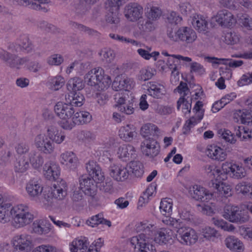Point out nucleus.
Returning a JSON list of instances; mask_svg holds the SVG:
<instances>
[{"instance_id": "obj_1", "label": "nucleus", "mask_w": 252, "mask_h": 252, "mask_svg": "<svg viewBox=\"0 0 252 252\" xmlns=\"http://www.w3.org/2000/svg\"><path fill=\"white\" fill-rule=\"evenodd\" d=\"M11 218L13 225L20 228L30 224L33 219V215L26 205L21 204L12 207L11 203H2L0 207V222L6 223Z\"/></svg>"}, {"instance_id": "obj_2", "label": "nucleus", "mask_w": 252, "mask_h": 252, "mask_svg": "<svg viewBox=\"0 0 252 252\" xmlns=\"http://www.w3.org/2000/svg\"><path fill=\"white\" fill-rule=\"evenodd\" d=\"M156 228L154 224L148 222L138 223L136 227L137 231L143 232L131 238L130 245L134 249L137 248L139 252H156L155 246L151 244Z\"/></svg>"}, {"instance_id": "obj_3", "label": "nucleus", "mask_w": 252, "mask_h": 252, "mask_svg": "<svg viewBox=\"0 0 252 252\" xmlns=\"http://www.w3.org/2000/svg\"><path fill=\"white\" fill-rule=\"evenodd\" d=\"M7 48L11 53L0 48V59L11 68L19 69L21 66L29 62V57H20L16 54L19 52L22 51L17 40L9 44Z\"/></svg>"}, {"instance_id": "obj_4", "label": "nucleus", "mask_w": 252, "mask_h": 252, "mask_svg": "<svg viewBox=\"0 0 252 252\" xmlns=\"http://www.w3.org/2000/svg\"><path fill=\"white\" fill-rule=\"evenodd\" d=\"M204 169L205 173L212 181L213 187L217 190L220 195L225 197L231 195L230 186L222 182L226 178V176L222 173L221 170L212 165H206Z\"/></svg>"}, {"instance_id": "obj_5", "label": "nucleus", "mask_w": 252, "mask_h": 252, "mask_svg": "<svg viewBox=\"0 0 252 252\" xmlns=\"http://www.w3.org/2000/svg\"><path fill=\"white\" fill-rule=\"evenodd\" d=\"M84 79L88 85L98 91L107 89L111 83L110 77L105 75L104 70L100 67L89 71L85 75Z\"/></svg>"}, {"instance_id": "obj_6", "label": "nucleus", "mask_w": 252, "mask_h": 252, "mask_svg": "<svg viewBox=\"0 0 252 252\" xmlns=\"http://www.w3.org/2000/svg\"><path fill=\"white\" fill-rule=\"evenodd\" d=\"M168 37L172 42H181L184 44L190 45L194 42L197 37L195 31L189 27H181L177 30L167 31Z\"/></svg>"}, {"instance_id": "obj_7", "label": "nucleus", "mask_w": 252, "mask_h": 252, "mask_svg": "<svg viewBox=\"0 0 252 252\" xmlns=\"http://www.w3.org/2000/svg\"><path fill=\"white\" fill-rule=\"evenodd\" d=\"M224 217L230 222L243 223L248 221V212L238 206L228 205L224 208Z\"/></svg>"}, {"instance_id": "obj_8", "label": "nucleus", "mask_w": 252, "mask_h": 252, "mask_svg": "<svg viewBox=\"0 0 252 252\" xmlns=\"http://www.w3.org/2000/svg\"><path fill=\"white\" fill-rule=\"evenodd\" d=\"M177 237L183 245L190 246L195 244L198 240L196 232L188 226L182 225L177 230Z\"/></svg>"}, {"instance_id": "obj_9", "label": "nucleus", "mask_w": 252, "mask_h": 252, "mask_svg": "<svg viewBox=\"0 0 252 252\" xmlns=\"http://www.w3.org/2000/svg\"><path fill=\"white\" fill-rule=\"evenodd\" d=\"M54 111L56 115L62 119L61 126L64 129L63 126L65 125L66 122L71 120L74 113L73 107L66 102H58L54 106Z\"/></svg>"}, {"instance_id": "obj_10", "label": "nucleus", "mask_w": 252, "mask_h": 252, "mask_svg": "<svg viewBox=\"0 0 252 252\" xmlns=\"http://www.w3.org/2000/svg\"><path fill=\"white\" fill-rule=\"evenodd\" d=\"M31 244V237L29 235H17L12 239L14 252H30Z\"/></svg>"}, {"instance_id": "obj_11", "label": "nucleus", "mask_w": 252, "mask_h": 252, "mask_svg": "<svg viewBox=\"0 0 252 252\" xmlns=\"http://www.w3.org/2000/svg\"><path fill=\"white\" fill-rule=\"evenodd\" d=\"M142 152L146 156L154 158L158 157L160 152V146L157 141L153 138H148L144 140L141 144Z\"/></svg>"}, {"instance_id": "obj_12", "label": "nucleus", "mask_w": 252, "mask_h": 252, "mask_svg": "<svg viewBox=\"0 0 252 252\" xmlns=\"http://www.w3.org/2000/svg\"><path fill=\"white\" fill-rule=\"evenodd\" d=\"M143 14V8L137 3H129L125 7V16L130 22H136L142 18Z\"/></svg>"}, {"instance_id": "obj_13", "label": "nucleus", "mask_w": 252, "mask_h": 252, "mask_svg": "<svg viewBox=\"0 0 252 252\" xmlns=\"http://www.w3.org/2000/svg\"><path fill=\"white\" fill-rule=\"evenodd\" d=\"M34 144L40 151L45 154H52L55 149V145L53 142L46 136L45 134H37L34 138Z\"/></svg>"}, {"instance_id": "obj_14", "label": "nucleus", "mask_w": 252, "mask_h": 252, "mask_svg": "<svg viewBox=\"0 0 252 252\" xmlns=\"http://www.w3.org/2000/svg\"><path fill=\"white\" fill-rule=\"evenodd\" d=\"M222 171L223 174H229L233 177L237 179L242 178L246 174V171L241 165L232 162H225L222 164Z\"/></svg>"}, {"instance_id": "obj_15", "label": "nucleus", "mask_w": 252, "mask_h": 252, "mask_svg": "<svg viewBox=\"0 0 252 252\" xmlns=\"http://www.w3.org/2000/svg\"><path fill=\"white\" fill-rule=\"evenodd\" d=\"M92 119V116L86 111H80L74 113L71 120L66 122L64 126L65 129H71L75 125H83L89 123Z\"/></svg>"}, {"instance_id": "obj_16", "label": "nucleus", "mask_w": 252, "mask_h": 252, "mask_svg": "<svg viewBox=\"0 0 252 252\" xmlns=\"http://www.w3.org/2000/svg\"><path fill=\"white\" fill-rule=\"evenodd\" d=\"M137 25L138 29H135L133 32V36L137 39L143 37L146 33L155 29L153 22L147 18L138 20Z\"/></svg>"}, {"instance_id": "obj_17", "label": "nucleus", "mask_w": 252, "mask_h": 252, "mask_svg": "<svg viewBox=\"0 0 252 252\" xmlns=\"http://www.w3.org/2000/svg\"><path fill=\"white\" fill-rule=\"evenodd\" d=\"M96 181L94 178L88 176H82L80 179V187L84 193L90 196H94L96 191Z\"/></svg>"}, {"instance_id": "obj_18", "label": "nucleus", "mask_w": 252, "mask_h": 252, "mask_svg": "<svg viewBox=\"0 0 252 252\" xmlns=\"http://www.w3.org/2000/svg\"><path fill=\"white\" fill-rule=\"evenodd\" d=\"M189 192L193 199L202 202H207L212 198L213 195L205 188L199 185L193 186L190 188Z\"/></svg>"}, {"instance_id": "obj_19", "label": "nucleus", "mask_w": 252, "mask_h": 252, "mask_svg": "<svg viewBox=\"0 0 252 252\" xmlns=\"http://www.w3.org/2000/svg\"><path fill=\"white\" fill-rule=\"evenodd\" d=\"M214 18L220 25L225 27H230L236 22L233 15L227 10L219 11Z\"/></svg>"}, {"instance_id": "obj_20", "label": "nucleus", "mask_w": 252, "mask_h": 252, "mask_svg": "<svg viewBox=\"0 0 252 252\" xmlns=\"http://www.w3.org/2000/svg\"><path fill=\"white\" fill-rule=\"evenodd\" d=\"M60 161L66 168L75 169L79 163L78 159L76 155L72 152L66 151L60 156Z\"/></svg>"}, {"instance_id": "obj_21", "label": "nucleus", "mask_w": 252, "mask_h": 252, "mask_svg": "<svg viewBox=\"0 0 252 252\" xmlns=\"http://www.w3.org/2000/svg\"><path fill=\"white\" fill-rule=\"evenodd\" d=\"M26 191L31 199L36 200L41 194L43 187L36 179L30 180L26 185Z\"/></svg>"}, {"instance_id": "obj_22", "label": "nucleus", "mask_w": 252, "mask_h": 252, "mask_svg": "<svg viewBox=\"0 0 252 252\" xmlns=\"http://www.w3.org/2000/svg\"><path fill=\"white\" fill-rule=\"evenodd\" d=\"M110 174L115 180L123 182L128 178L129 172L126 166L114 164L110 167Z\"/></svg>"}, {"instance_id": "obj_23", "label": "nucleus", "mask_w": 252, "mask_h": 252, "mask_svg": "<svg viewBox=\"0 0 252 252\" xmlns=\"http://www.w3.org/2000/svg\"><path fill=\"white\" fill-rule=\"evenodd\" d=\"M147 93L150 96L157 99L163 97L166 93L165 87L158 82L151 81L147 84Z\"/></svg>"}, {"instance_id": "obj_24", "label": "nucleus", "mask_w": 252, "mask_h": 252, "mask_svg": "<svg viewBox=\"0 0 252 252\" xmlns=\"http://www.w3.org/2000/svg\"><path fill=\"white\" fill-rule=\"evenodd\" d=\"M60 173V168L59 165L54 162H46L43 167V174L49 180H54L57 179Z\"/></svg>"}, {"instance_id": "obj_25", "label": "nucleus", "mask_w": 252, "mask_h": 252, "mask_svg": "<svg viewBox=\"0 0 252 252\" xmlns=\"http://www.w3.org/2000/svg\"><path fill=\"white\" fill-rule=\"evenodd\" d=\"M86 168L89 175L96 181H102L104 176L100 167L94 160H91L86 163Z\"/></svg>"}, {"instance_id": "obj_26", "label": "nucleus", "mask_w": 252, "mask_h": 252, "mask_svg": "<svg viewBox=\"0 0 252 252\" xmlns=\"http://www.w3.org/2000/svg\"><path fill=\"white\" fill-rule=\"evenodd\" d=\"M51 194L53 198L59 200H63L67 194V186L64 181L54 184L51 189Z\"/></svg>"}, {"instance_id": "obj_27", "label": "nucleus", "mask_w": 252, "mask_h": 252, "mask_svg": "<svg viewBox=\"0 0 252 252\" xmlns=\"http://www.w3.org/2000/svg\"><path fill=\"white\" fill-rule=\"evenodd\" d=\"M136 134L135 126L130 124L121 127L119 131L120 138L126 142L131 141Z\"/></svg>"}, {"instance_id": "obj_28", "label": "nucleus", "mask_w": 252, "mask_h": 252, "mask_svg": "<svg viewBox=\"0 0 252 252\" xmlns=\"http://www.w3.org/2000/svg\"><path fill=\"white\" fill-rule=\"evenodd\" d=\"M117 154L120 158L126 161L135 157V150L131 145L124 144L119 147Z\"/></svg>"}, {"instance_id": "obj_29", "label": "nucleus", "mask_w": 252, "mask_h": 252, "mask_svg": "<svg viewBox=\"0 0 252 252\" xmlns=\"http://www.w3.org/2000/svg\"><path fill=\"white\" fill-rule=\"evenodd\" d=\"M191 24L199 32L205 33L208 30V22L202 15L195 14L192 18Z\"/></svg>"}, {"instance_id": "obj_30", "label": "nucleus", "mask_w": 252, "mask_h": 252, "mask_svg": "<svg viewBox=\"0 0 252 252\" xmlns=\"http://www.w3.org/2000/svg\"><path fill=\"white\" fill-rule=\"evenodd\" d=\"M89 244L88 238L81 237L72 242L70 248L71 252H85L88 249Z\"/></svg>"}, {"instance_id": "obj_31", "label": "nucleus", "mask_w": 252, "mask_h": 252, "mask_svg": "<svg viewBox=\"0 0 252 252\" xmlns=\"http://www.w3.org/2000/svg\"><path fill=\"white\" fill-rule=\"evenodd\" d=\"M225 244L230 250L236 252H241L244 250L242 242L234 236L227 237L224 240Z\"/></svg>"}, {"instance_id": "obj_32", "label": "nucleus", "mask_w": 252, "mask_h": 252, "mask_svg": "<svg viewBox=\"0 0 252 252\" xmlns=\"http://www.w3.org/2000/svg\"><path fill=\"white\" fill-rule=\"evenodd\" d=\"M234 118L237 121H240L243 124L252 125V109L251 111L247 109L238 110L234 114Z\"/></svg>"}, {"instance_id": "obj_33", "label": "nucleus", "mask_w": 252, "mask_h": 252, "mask_svg": "<svg viewBox=\"0 0 252 252\" xmlns=\"http://www.w3.org/2000/svg\"><path fill=\"white\" fill-rule=\"evenodd\" d=\"M206 59L213 63L223 64L234 68L239 67L243 64V62L241 60H234L211 57H207Z\"/></svg>"}, {"instance_id": "obj_34", "label": "nucleus", "mask_w": 252, "mask_h": 252, "mask_svg": "<svg viewBox=\"0 0 252 252\" xmlns=\"http://www.w3.org/2000/svg\"><path fill=\"white\" fill-rule=\"evenodd\" d=\"M48 137L53 143L60 144L62 143L65 138V135L57 128L50 126L47 131Z\"/></svg>"}, {"instance_id": "obj_35", "label": "nucleus", "mask_w": 252, "mask_h": 252, "mask_svg": "<svg viewBox=\"0 0 252 252\" xmlns=\"http://www.w3.org/2000/svg\"><path fill=\"white\" fill-rule=\"evenodd\" d=\"M84 100V95L79 92L71 93L65 96L66 102L71 105L72 107L81 106L83 104Z\"/></svg>"}, {"instance_id": "obj_36", "label": "nucleus", "mask_w": 252, "mask_h": 252, "mask_svg": "<svg viewBox=\"0 0 252 252\" xmlns=\"http://www.w3.org/2000/svg\"><path fill=\"white\" fill-rule=\"evenodd\" d=\"M86 223L92 227H96L100 224L106 225L109 227L111 226V221L104 219L103 215L101 213L98 214L90 218L87 220Z\"/></svg>"}, {"instance_id": "obj_37", "label": "nucleus", "mask_w": 252, "mask_h": 252, "mask_svg": "<svg viewBox=\"0 0 252 252\" xmlns=\"http://www.w3.org/2000/svg\"><path fill=\"white\" fill-rule=\"evenodd\" d=\"M171 230L166 228H160L155 234V241L159 244H166L171 239Z\"/></svg>"}, {"instance_id": "obj_38", "label": "nucleus", "mask_w": 252, "mask_h": 252, "mask_svg": "<svg viewBox=\"0 0 252 252\" xmlns=\"http://www.w3.org/2000/svg\"><path fill=\"white\" fill-rule=\"evenodd\" d=\"M43 220H36L32 223V230L36 234L39 235L48 233L51 230L50 224L45 223Z\"/></svg>"}, {"instance_id": "obj_39", "label": "nucleus", "mask_w": 252, "mask_h": 252, "mask_svg": "<svg viewBox=\"0 0 252 252\" xmlns=\"http://www.w3.org/2000/svg\"><path fill=\"white\" fill-rule=\"evenodd\" d=\"M141 134L144 137H147L149 135L159 136L160 134V131L157 126L148 123L142 126Z\"/></svg>"}, {"instance_id": "obj_40", "label": "nucleus", "mask_w": 252, "mask_h": 252, "mask_svg": "<svg viewBox=\"0 0 252 252\" xmlns=\"http://www.w3.org/2000/svg\"><path fill=\"white\" fill-rule=\"evenodd\" d=\"M14 167L16 172H25L29 167L28 159L24 156L19 157L14 162Z\"/></svg>"}, {"instance_id": "obj_41", "label": "nucleus", "mask_w": 252, "mask_h": 252, "mask_svg": "<svg viewBox=\"0 0 252 252\" xmlns=\"http://www.w3.org/2000/svg\"><path fill=\"white\" fill-rule=\"evenodd\" d=\"M71 26L74 29L79 30L80 32L88 35L90 36L97 37L99 36V32L89 27H86L82 24H79L74 22L70 23Z\"/></svg>"}, {"instance_id": "obj_42", "label": "nucleus", "mask_w": 252, "mask_h": 252, "mask_svg": "<svg viewBox=\"0 0 252 252\" xmlns=\"http://www.w3.org/2000/svg\"><path fill=\"white\" fill-rule=\"evenodd\" d=\"M17 42L20 45L22 51H25L29 53L31 52L33 49V46L27 35H20L17 39Z\"/></svg>"}, {"instance_id": "obj_43", "label": "nucleus", "mask_w": 252, "mask_h": 252, "mask_svg": "<svg viewBox=\"0 0 252 252\" xmlns=\"http://www.w3.org/2000/svg\"><path fill=\"white\" fill-rule=\"evenodd\" d=\"M182 106V111L185 115L189 114L191 108V98L180 97L177 101V108L179 110Z\"/></svg>"}, {"instance_id": "obj_44", "label": "nucleus", "mask_w": 252, "mask_h": 252, "mask_svg": "<svg viewBox=\"0 0 252 252\" xmlns=\"http://www.w3.org/2000/svg\"><path fill=\"white\" fill-rule=\"evenodd\" d=\"M29 159L32 166L35 169L40 168L44 162V159L41 155L35 151H32L30 153Z\"/></svg>"}, {"instance_id": "obj_45", "label": "nucleus", "mask_w": 252, "mask_h": 252, "mask_svg": "<svg viewBox=\"0 0 252 252\" xmlns=\"http://www.w3.org/2000/svg\"><path fill=\"white\" fill-rule=\"evenodd\" d=\"M173 202L170 198L162 199L160 204V211L164 216H170L172 212Z\"/></svg>"}, {"instance_id": "obj_46", "label": "nucleus", "mask_w": 252, "mask_h": 252, "mask_svg": "<svg viewBox=\"0 0 252 252\" xmlns=\"http://www.w3.org/2000/svg\"><path fill=\"white\" fill-rule=\"evenodd\" d=\"M145 14L147 19L153 22L159 19L162 14V11L157 6H152L147 8Z\"/></svg>"}, {"instance_id": "obj_47", "label": "nucleus", "mask_w": 252, "mask_h": 252, "mask_svg": "<svg viewBox=\"0 0 252 252\" xmlns=\"http://www.w3.org/2000/svg\"><path fill=\"white\" fill-rule=\"evenodd\" d=\"M84 86V83L81 78L75 77L68 81L67 88L69 91H76L82 90Z\"/></svg>"}, {"instance_id": "obj_48", "label": "nucleus", "mask_w": 252, "mask_h": 252, "mask_svg": "<svg viewBox=\"0 0 252 252\" xmlns=\"http://www.w3.org/2000/svg\"><path fill=\"white\" fill-rule=\"evenodd\" d=\"M240 35L235 32H227L224 34V41L228 45H234L239 42Z\"/></svg>"}, {"instance_id": "obj_49", "label": "nucleus", "mask_w": 252, "mask_h": 252, "mask_svg": "<svg viewBox=\"0 0 252 252\" xmlns=\"http://www.w3.org/2000/svg\"><path fill=\"white\" fill-rule=\"evenodd\" d=\"M129 168L136 177H140L144 173L143 165L139 161H131L129 163Z\"/></svg>"}, {"instance_id": "obj_50", "label": "nucleus", "mask_w": 252, "mask_h": 252, "mask_svg": "<svg viewBox=\"0 0 252 252\" xmlns=\"http://www.w3.org/2000/svg\"><path fill=\"white\" fill-rule=\"evenodd\" d=\"M212 222L218 228H220L225 231H233L235 227L231 224H229L222 219L213 218L212 219Z\"/></svg>"}, {"instance_id": "obj_51", "label": "nucleus", "mask_w": 252, "mask_h": 252, "mask_svg": "<svg viewBox=\"0 0 252 252\" xmlns=\"http://www.w3.org/2000/svg\"><path fill=\"white\" fill-rule=\"evenodd\" d=\"M49 82L50 88L53 90L57 91L64 85L65 81L62 76L58 75L50 78Z\"/></svg>"}, {"instance_id": "obj_52", "label": "nucleus", "mask_w": 252, "mask_h": 252, "mask_svg": "<svg viewBox=\"0 0 252 252\" xmlns=\"http://www.w3.org/2000/svg\"><path fill=\"white\" fill-rule=\"evenodd\" d=\"M154 74V71L149 67L142 68L137 76L138 80L141 81H146L150 79Z\"/></svg>"}, {"instance_id": "obj_53", "label": "nucleus", "mask_w": 252, "mask_h": 252, "mask_svg": "<svg viewBox=\"0 0 252 252\" xmlns=\"http://www.w3.org/2000/svg\"><path fill=\"white\" fill-rule=\"evenodd\" d=\"M155 191V187L153 186H149L144 191L139 199V205L142 206L143 204L147 203L150 197L153 195Z\"/></svg>"}, {"instance_id": "obj_54", "label": "nucleus", "mask_w": 252, "mask_h": 252, "mask_svg": "<svg viewBox=\"0 0 252 252\" xmlns=\"http://www.w3.org/2000/svg\"><path fill=\"white\" fill-rule=\"evenodd\" d=\"M102 57V60L106 63H111L115 57V54L113 50L110 48H104L99 53Z\"/></svg>"}, {"instance_id": "obj_55", "label": "nucleus", "mask_w": 252, "mask_h": 252, "mask_svg": "<svg viewBox=\"0 0 252 252\" xmlns=\"http://www.w3.org/2000/svg\"><path fill=\"white\" fill-rule=\"evenodd\" d=\"M236 189L244 195H248L252 198V185L246 182L238 184L236 187Z\"/></svg>"}, {"instance_id": "obj_56", "label": "nucleus", "mask_w": 252, "mask_h": 252, "mask_svg": "<svg viewBox=\"0 0 252 252\" xmlns=\"http://www.w3.org/2000/svg\"><path fill=\"white\" fill-rule=\"evenodd\" d=\"M78 138L79 140L85 143H88L93 141L95 139V135L92 132L87 130H82L78 134Z\"/></svg>"}, {"instance_id": "obj_57", "label": "nucleus", "mask_w": 252, "mask_h": 252, "mask_svg": "<svg viewBox=\"0 0 252 252\" xmlns=\"http://www.w3.org/2000/svg\"><path fill=\"white\" fill-rule=\"evenodd\" d=\"M218 133L222 139L231 144L235 143L236 141L234 135L228 129H220L219 130Z\"/></svg>"}, {"instance_id": "obj_58", "label": "nucleus", "mask_w": 252, "mask_h": 252, "mask_svg": "<svg viewBox=\"0 0 252 252\" xmlns=\"http://www.w3.org/2000/svg\"><path fill=\"white\" fill-rule=\"evenodd\" d=\"M121 5V0H107L105 3V8L108 11H119Z\"/></svg>"}, {"instance_id": "obj_59", "label": "nucleus", "mask_w": 252, "mask_h": 252, "mask_svg": "<svg viewBox=\"0 0 252 252\" xmlns=\"http://www.w3.org/2000/svg\"><path fill=\"white\" fill-rule=\"evenodd\" d=\"M178 92L181 94L180 97H190V92L186 83L181 81L176 88Z\"/></svg>"}, {"instance_id": "obj_60", "label": "nucleus", "mask_w": 252, "mask_h": 252, "mask_svg": "<svg viewBox=\"0 0 252 252\" xmlns=\"http://www.w3.org/2000/svg\"><path fill=\"white\" fill-rule=\"evenodd\" d=\"M162 221L165 224L172 226L177 229L182 225L179 220L171 218L170 216H165V217L162 219Z\"/></svg>"}, {"instance_id": "obj_61", "label": "nucleus", "mask_w": 252, "mask_h": 252, "mask_svg": "<svg viewBox=\"0 0 252 252\" xmlns=\"http://www.w3.org/2000/svg\"><path fill=\"white\" fill-rule=\"evenodd\" d=\"M63 62V57L59 54H54L47 59V63L51 65H59Z\"/></svg>"}, {"instance_id": "obj_62", "label": "nucleus", "mask_w": 252, "mask_h": 252, "mask_svg": "<svg viewBox=\"0 0 252 252\" xmlns=\"http://www.w3.org/2000/svg\"><path fill=\"white\" fill-rule=\"evenodd\" d=\"M156 111L161 115H170L174 111V107L172 105H158Z\"/></svg>"}, {"instance_id": "obj_63", "label": "nucleus", "mask_w": 252, "mask_h": 252, "mask_svg": "<svg viewBox=\"0 0 252 252\" xmlns=\"http://www.w3.org/2000/svg\"><path fill=\"white\" fill-rule=\"evenodd\" d=\"M242 26L248 30H252V18L249 16L242 15L239 18Z\"/></svg>"}, {"instance_id": "obj_64", "label": "nucleus", "mask_w": 252, "mask_h": 252, "mask_svg": "<svg viewBox=\"0 0 252 252\" xmlns=\"http://www.w3.org/2000/svg\"><path fill=\"white\" fill-rule=\"evenodd\" d=\"M103 243L104 240L102 238H98L89 247L88 252H99V250L103 245Z\"/></svg>"}]
</instances>
